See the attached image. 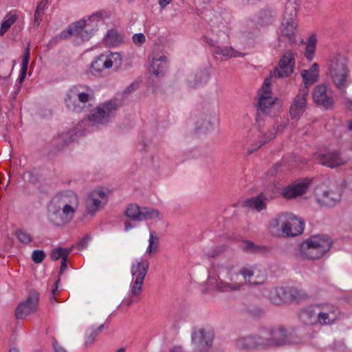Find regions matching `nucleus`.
<instances>
[{
  "label": "nucleus",
  "instance_id": "nucleus-1",
  "mask_svg": "<svg viewBox=\"0 0 352 352\" xmlns=\"http://www.w3.org/2000/svg\"><path fill=\"white\" fill-rule=\"evenodd\" d=\"M235 264L230 260L219 263L214 268L219 280L216 289L221 292H236L240 290L244 281L240 277L239 272H235Z\"/></svg>",
  "mask_w": 352,
  "mask_h": 352
},
{
  "label": "nucleus",
  "instance_id": "nucleus-2",
  "mask_svg": "<svg viewBox=\"0 0 352 352\" xmlns=\"http://www.w3.org/2000/svg\"><path fill=\"white\" fill-rule=\"evenodd\" d=\"M329 72L337 89L342 95L346 94L350 84L348 80L350 70L347 58L341 54L332 56L329 62Z\"/></svg>",
  "mask_w": 352,
  "mask_h": 352
},
{
  "label": "nucleus",
  "instance_id": "nucleus-3",
  "mask_svg": "<svg viewBox=\"0 0 352 352\" xmlns=\"http://www.w3.org/2000/svg\"><path fill=\"white\" fill-rule=\"evenodd\" d=\"M333 241L327 236L314 235L301 243L300 252L305 258L316 260L322 257L331 248Z\"/></svg>",
  "mask_w": 352,
  "mask_h": 352
},
{
  "label": "nucleus",
  "instance_id": "nucleus-4",
  "mask_svg": "<svg viewBox=\"0 0 352 352\" xmlns=\"http://www.w3.org/2000/svg\"><path fill=\"white\" fill-rule=\"evenodd\" d=\"M121 102L118 99H111L109 101L99 104L93 109L87 118L92 126L98 127L100 125H106L113 120L117 113Z\"/></svg>",
  "mask_w": 352,
  "mask_h": 352
},
{
  "label": "nucleus",
  "instance_id": "nucleus-5",
  "mask_svg": "<svg viewBox=\"0 0 352 352\" xmlns=\"http://www.w3.org/2000/svg\"><path fill=\"white\" fill-rule=\"evenodd\" d=\"M297 9L293 2H288L285 5L283 16V22L280 28V36L288 39L289 43H296L295 31L296 23Z\"/></svg>",
  "mask_w": 352,
  "mask_h": 352
},
{
  "label": "nucleus",
  "instance_id": "nucleus-6",
  "mask_svg": "<svg viewBox=\"0 0 352 352\" xmlns=\"http://www.w3.org/2000/svg\"><path fill=\"white\" fill-rule=\"evenodd\" d=\"M272 347H278L296 342L294 334L287 331L283 325H278L267 329Z\"/></svg>",
  "mask_w": 352,
  "mask_h": 352
},
{
  "label": "nucleus",
  "instance_id": "nucleus-7",
  "mask_svg": "<svg viewBox=\"0 0 352 352\" xmlns=\"http://www.w3.org/2000/svg\"><path fill=\"white\" fill-rule=\"evenodd\" d=\"M78 205H64L61 207H55L50 214L51 222L56 226L68 224L73 219Z\"/></svg>",
  "mask_w": 352,
  "mask_h": 352
},
{
  "label": "nucleus",
  "instance_id": "nucleus-8",
  "mask_svg": "<svg viewBox=\"0 0 352 352\" xmlns=\"http://www.w3.org/2000/svg\"><path fill=\"white\" fill-rule=\"evenodd\" d=\"M308 94L306 87H300L289 107V113L292 120L298 121L305 111Z\"/></svg>",
  "mask_w": 352,
  "mask_h": 352
},
{
  "label": "nucleus",
  "instance_id": "nucleus-9",
  "mask_svg": "<svg viewBox=\"0 0 352 352\" xmlns=\"http://www.w3.org/2000/svg\"><path fill=\"white\" fill-rule=\"evenodd\" d=\"M192 342L200 352L206 351L212 344L214 337V330L202 328L192 333Z\"/></svg>",
  "mask_w": 352,
  "mask_h": 352
},
{
  "label": "nucleus",
  "instance_id": "nucleus-10",
  "mask_svg": "<svg viewBox=\"0 0 352 352\" xmlns=\"http://www.w3.org/2000/svg\"><path fill=\"white\" fill-rule=\"evenodd\" d=\"M39 294L32 290L29 293L28 298L21 302L15 310V316L17 319H23L28 315L36 311L38 307Z\"/></svg>",
  "mask_w": 352,
  "mask_h": 352
},
{
  "label": "nucleus",
  "instance_id": "nucleus-11",
  "mask_svg": "<svg viewBox=\"0 0 352 352\" xmlns=\"http://www.w3.org/2000/svg\"><path fill=\"white\" fill-rule=\"evenodd\" d=\"M316 162L322 166L335 168L346 164V160L342 157L338 151H329L316 155Z\"/></svg>",
  "mask_w": 352,
  "mask_h": 352
},
{
  "label": "nucleus",
  "instance_id": "nucleus-12",
  "mask_svg": "<svg viewBox=\"0 0 352 352\" xmlns=\"http://www.w3.org/2000/svg\"><path fill=\"white\" fill-rule=\"evenodd\" d=\"M295 66L294 56L291 50L285 52L278 61V68L274 70V75L276 77H288L294 72Z\"/></svg>",
  "mask_w": 352,
  "mask_h": 352
},
{
  "label": "nucleus",
  "instance_id": "nucleus-13",
  "mask_svg": "<svg viewBox=\"0 0 352 352\" xmlns=\"http://www.w3.org/2000/svg\"><path fill=\"white\" fill-rule=\"evenodd\" d=\"M73 25L74 27L76 42L78 45L82 42L88 41L94 35L97 28L96 24L87 23L84 19L73 23Z\"/></svg>",
  "mask_w": 352,
  "mask_h": 352
},
{
  "label": "nucleus",
  "instance_id": "nucleus-14",
  "mask_svg": "<svg viewBox=\"0 0 352 352\" xmlns=\"http://www.w3.org/2000/svg\"><path fill=\"white\" fill-rule=\"evenodd\" d=\"M316 200L322 206L332 208L338 204L342 198L340 192L333 190L318 188L316 192Z\"/></svg>",
  "mask_w": 352,
  "mask_h": 352
},
{
  "label": "nucleus",
  "instance_id": "nucleus-15",
  "mask_svg": "<svg viewBox=\"0 0 352 352\" xmlns=\"http://www.w3.org/2000/svg\"><path fill=\"white\" fill-rule=\"evenodd\" d=\"M84 89V85H78L69 89L65 102L69 110L79 113L84 109V106L79 104L80 94H82Z\"/></svg>",
  "mask_w": 352,
  "mask_h": 352
},
{
  "label": "nucleus",
  "instance_id": "nucleus-16",
  "mask_svg": "<svg viewBox=\"0 0 352 352\" xmlns=\"http://www.w3.org/2000/svg\"><path fill=\"white\" fill-rule=\"evenodd\" d=\"M271 91H265L258 98V110L256 117V122L258 123V131H261V114L267 116L270 113V109L274 104V99L270 96Z\"/></svg>",
  "mask_w": 352,
  "mask_h": 352
},
{
  "label": "nucleus",
  "instance_id": "nucleus-17",
  "mask_svg": "<svg viewBox=\"0 0 352 352\" xmlns=\"http://www.w3.org/2000/svg\"><path fill=\"white\" fill-rule=\"evenodd\" d=\"M303 230L304 222L290 213L285 225L283 234L287 236H296L300 234Z\"/></svg>",
  "mask_w": 352,
  "mask_h": 352
},
{
  "label": "nucleus",
  "instance_id": "nucleus-18",
  "mask_svg": "<svg viewBox=\"0 0 352 352\" xmlns=\"http://www.w3.org/2000/svg\"><path fill=\"white\" fill-rule=\"evenodd\" d=\"M313 99L317 104L326 109L331 108L334 104L333 98L327 95V87L324 85H319L314 87Z\"/></svg>",
  "mask_w": 352,
  "mask_h": 352
},
{
  "label": "nucleus",
  "instance_id": "nucleus-19",
  "mask_svg": "<svg viewBox=\"0 0 352 352\" xmlns=\"http://www.w3.org/2000/svg\"><path fill=\"white\" fill-rule=\"evenodd\" d=\"M309 181L306 179L303 182H294L283 189L282 195L287 199L294 198L305 193L309 186Z\"/></svg>",
  "mask_w": 352,
  "mask_h": 352
},
{
  "label": "nucleus",
  "instance_id": "nucleus-20",
  "mask_svg": "<svg viewBox=\"0 0 352 352\" xmlns=\"http://www.w3.org/2000/svg\"><path fill=\"white\" fill-rule=\"evenodd\" d=\"M72 141V134L69 131L64 132L60 134H58L56 137H54L51 142V150L50 153L55 154L66 146L69 145L70 142Z\"/></svg>",
  "mask_w": 352,
  "mask_h": 352
},
{
  "label": "nucleus",
  "instance_id": "nucleus-21",
  "mask_svg": "<svg viewBox=\"0 0 352 352\" xmlns=\"http://www.w3.org/2000/svg\"><path fill=\"white\" fill-rule=\"evenodd\" d=\"M52 202L61 207L64 205L79 204V200L77 195L72 190H65L58 192L53 198Z\"/></svg>",
  "mask_w": 352,
  "mask_h": 352
},
{
  "label": "nucleus",
  "instance_id": "nucleus-22",
  "mask_svg": "<svg viewBox=\"0 0 352 352\" xmlns=\"http://www.w3.org/2000/svg\"><path fill=\"white\" fill-rule=\"evenodd\" d=\"M318 64L314 63L308 69H302L300 76L302 78L304 85L301 87H306L309 94V87L317 82L319 78Z\"/></svg>",
  "mask_w": 352,
  "mask_h": 352
},
{
  "label": "nucleus",
  "instance_id": "nucleus-23",
  "mask_svg": "<svg viewBox=\"0 0 352 352\" xmlns=\"http://www.w3.org/2000/svg\"><path fill=\"white\" fill-rule=\"evenodd\" d=\"M210 73L207 69H201L194 74L190 75L186 81L188 86L196 89L205 85L209 80Z\"/></svg>",
  "mask_w": 352,
  "mask_h": 352
},
{
  "label": "nucleus",
  "instance_id": "nucleus-24",
  "mask_svg": "<svg viewBox=\"0 0 352 352\" xmlns=\"http://www.w3.org/2000/svg\"><path fill=\"white\" fill-rule=\"evenodd\" d=\"M276 16L277 14L275 10L263 8L259 10L255 16V21L260 26H268L274 23Z\"/></svg>",
  "mask_w": 352,
  "mask_h": 352
},
{
  "label": "nucleus",
  "instance_id": "nucleus-25",
  "mask_svg": "<svg viewBox=\"0 0 352 352\" xmlns=\"http://www.w3.org/2000/svg\"><path fill=\"white\" fill-rule=\"evenodd\" d=\"M111 67V60H107V56L100 54L91 63L90 72L94 76H100L104 69Z\"/></svg>",
  "mask_w": 352,
  "mask_h": 352
},
{
  "label": "nucleus",
  "instance_id": "nucleus-26",
  "mask_svg": "<svg viewBox=\"0 0 352 352\" xmlns=\"http://www.w3.org/2000/svg\"><path fill=\"white\" fill-rule=\"evenodd\" d=\"M168 69V60L165 56L153 58L151 64L150 72L157 77L164 76Z\"/></svg>",
  "mask_w": 352,
  "mask_h": 352
},
{
  "label": "nucleus",
  "instance_id": "nucleus-27",
  "mask_svg": "<svg viewBox=\"0 0 352 352\" xmlns=\"http://www.w3.org/2000/svg\"><path fill=\"white\" fill-rule=\"evenodd\" d=\"M289 287H276L270 291V298L274 305H280L289 301Z\"/></svg>",
  "mask_w": 352,
  "mask_h": 352
},
{
  "label": "nucleus",
  "instance_id": "nucleus-28",
  "mask_svg": "<svg viewBox=\"0 0 352 352\" xmlns=\"http://www.w3.org/2000/svg\"><path fill=\"white\" fill-rule=\"evenodd\" d=\"M149 263L147 260L141 258L136 264L133 263L131 272L134 278L144 280L148 273Z\"/></svg>",
  "mask_w": 352,
  "mask_h": 352
},
{
  "label": "nucleus",
  "instance_id": "nucleus-29",
  "mask_svg": "<svg viewBox=\"0 0 352 352\" xmlns=\"http://www.w3.org/2000/svg\"><path fill=\"white\" fill-rule=\"evenodd\" d=\"M266 201L267 197L263 193H261L258 196L247 199L244 204L246 206L254 208L258 212H260L266 208Z\"/></svg>",
  "mask_w": 352,
  "mask_h": 352
},
{
  "label": "nucleus",
  "instance_id": "nucleus-30",
  "mask_svg": "<svg viewBox=\"0 0 352 352\" xmlns=\"http://www.w3.org/2000/svg\"><path fill=\"white\" fill-rule=\"evenodd\" d=\"M207 43L213 46V53L216 55L221 56L222 57L230 58L232 56H237L234 50L232 47H221L219 45H215L216 41H214L212 38H206Z\"/></svg>",
  "mask_w": 352,
  "mask_h": 352
},
{
  "label": "nucleus",
  "instance_id": "nucleus-31",
  "mask_svg": "<svg viewBox=\"0 0 352 352\" xmlns=\"http://www.w3.org/2000/svg\"><path fill=\"white\" fill-rule=\"evenodd\" d=\"M300 321L306 325H312L318 323L317 311L311 308L300 311L299 314Z\"/></svg>",
  "mask_w": 352,
  "mask_h": 352
},
{
  "label": "nucleus",
  "instance_id": "nucleus-32",
  "mask_svg": "<svg viewBox=\"0 0 352 352\" xmlns=\"http://www.w3.org/2000/svg\"><path fill=\"white\" fill-rule=\"evenodd\" d=\"M267 329L253 334L256 349H265L272 347L270 336L266 333Z\"/></svg>",
  "mask_w": 352,
  "mask_h": 352
},
{
  "label": "nucleus",
  "instance_id": "nucleus-33",
  "mask_svg": "<svg viewBox=\"0 0 352 352\" xmlns=\"http://www.w3.org/2000/svg\"><path fill=\"white\" fill-rule=\"evenodd\" d=\"M235 346L239 350L256 349L253 334L238 338Z\"/></svg>",
  "mask_w": 352,
  "mask_h": 352
},
{
  "label": "nucleus",
  "instance_id": "nucleus-34",
  "mask_svg": "<svg viewBox=\"0 0 352 352\" xmlns=\"http://www.w3.org/2000/svg\"><path fill=\"white\" fill-rule=\"evenodd\" d=\"M101 201L94 197L93 194H90L86 199V212L88 214L94 215L98 211Z\"/></svg>",
  "mask_w": 352,
  "mask_h": 352
},
{
  "label": "nucleus",
  "instance_id": "nucleus-35",
  "mask_svg": "<svg viewBox=\"0 0 352 352\" xmlns=\"http://www.w3.org/2000/svg\"><path fill=\"white\" fill-rule=\"evenodd\" d=\"M316 43L317 38L316 35L313 34L310 36L308 38L305 52V56L309 61H311L314 57Z\"/></svg>",
  "mask_w": 352,
  "mask_h": 352
},
{
  "label": "nucleus",
  "instance_id": "nucleus-36",
  "mask_svg": "<svg viewBox=\"0 0 352 352\" xmlns=\"http://www.w3.org/2000/svg\"><path fill=\"white\" fill-rule=\"evenodd\" d=\"M30 57V49L29 47H27L23 52V60L21 64V69L20 72L19 76L18 78V81L19 83H22L26 76L28 63Z\"/></svg>",
  "mask_w": 352,
  "mask_h": 352
},
{
  "label": "nucleus",
  "instance_id": "nucleus-37",
  "mask_svg": "<svg viewBox=\"0 0 352 352\" xmlns=\"http://www.w3.org/2000/svg\"><path fill=\"white\" fill-rule=\"evenodd\" d=\"M160 212L153 208L148 207H141L140 213H139L138 221H146L158 217Z\"/></svg>",
  "mask_w": 352,
  "mask_h": 352
},
{
  "label": "nucleus",
  "instance_id": "nucleus-38",
  "mask_svg": "<svg viewBox=\"0 0 352 352\" xmlns=\"http://www.w3.org/2000/svg\"><path fill=\"white\" fill-rule=\"evenodd\" d=\"M159 251V237L155 231L150 232L148 246L146 249V254L153 255Z\"/></svg>",
  "mask_w": 352,
  "mask_h": 352
},
{
  "label": "nucleus",
  "instance_id": "nucleus-39",
  "mask_svg": "<svg viewBox=\"0 0 352 352\" xmlns=\"http://www.w3.org/2000/svg\"><path fill=\"white\" fill-rule=\"evenodd\" d=\"M104 41L107 44L116 46L122 42V37L116 30H110L105 36Z\"/></svg>",
  "mask_w": 352,
  "mask_h": 352
},
{
  "label": "nucleus",
  "instance_id": "nucleus-40",
  "mask_svg": "<svg viewBox=\"0 0 352 352\" xmlns=\"http://www.w3.org/2000/svg\"><path fill=\"white\" fill-rule=\"evenodd\" d=\"M290 213H283L277 215L275 218L270 221V226L272 228H279L283 233L285 230V225L289 217Z\"/></svg>",
  "mask_w": 352,
  "mask_h": 352
},
{
  "label": "nucleus",
  "instance_id": "nucleus-41",
  "mask_svg": "<svg viewBox=\"0 0 352 352\" xmlns=\"http://www.w3.org/2000/svg\"><path fill=\"white\" fill-rule=\"evenodd\" d=\"M289 301H301L308 298V294L302 289L295 287H289Z\"/></svg>",
  "mask_w": 352,
  "mask_h": 352
},
{
  "label": "nucleus",
  "instance_id": "nucleus-42",
  "mask_svg": "<svg viewBox=\"0 0 352 352\" xmlns=\"http://www.w3.org/2000/svg\"><path fill=\"white\" fill-rule=\"evenodd\" d=\"M67 269V257H65V256L63 258V259L61 260V264H60V272H59V274L58 276V279L56 280V282L54 283V287H53V289H52V292H51L50 300L52 302V300H54L56 302V299H55L54 296H55V294L58 289V285L60 283V276L64 272V271H65Z\"/></svg>",
  "mask_w": 352,
  "mask_h": 352
},
{
  "label": "nucleus",
  "instance_id": "nucleus-43",
  "mask_svg": "<svg viewBox=\"0 0 352 352\" xmlns=\"http://www.w3.org/2000/svg\"><path fill=\"white\" fill-rule=\"evenodd\" d=\"M140 208L135 204H129L125 210V215L133 221H138L139 213H140Z\"/></svg>",
  "mask_w": 352,
  "mask_h": 352
},
{
  "label": "nucleus",
  "instance_id": "nucleus-44",
  "mask_svg": "<svg viewBox=\"0 0 352 352\" xmlns=\"http://www.w3.org/2000/svg\"><path fill=\"white\" fill-rule=\"evenodd\" d=\"M16 15L12 14L11 12L8 13L3 23H1L0 28V35L3 36L11 27V25L16 21Z\"/></svg>",
  "mask_w": 352,
  "mask_h": 352
},
{
  "label": "nucleus",
  "instance_id": "nucleus-45",
  "mask_svg": "<svg viewBox=\"0 0 352 352\" xmlns=\"http://www.w3.org/2000/svg\"><path fill=\"white\" fill-rule=\"evenodd\" d=\"M317 317L318 322L322 325L333 324L338 320L337 316H334V315H329V314L324 313L321 311H317Z\"/></svg>",
  "mask_w": 352,
  "mask_h": 352
},
{
  "label": "nucleus",
  "instance_id": "nucleus-46",
  "mask_svg": "<svg viewBox=\"0 0 352 352\" xmlns=\"http://www.w3.org/2000/svg\"><path fill=\"white\" fill-rule=\"evenodd\" d=\"M71 251V248H58L52 251L50 257L53 261H57L59 258L62 260L65 255V257H68Z\"/></svg>",
  "mask_w": 352,
  "mask_h": 352
},
{
  "label": "nucleus",
  "instance_id": "nucleus-47",
  "mask_svg": "<svg viewBox=\"0 0 352 352\" xmlns=\"http://www.w3.org/2000/svg\"><path fill=\"white\" fill-rule=\"evenodd\" d=\"M242 248L244 251L250 253H258L264 249L263 246L256 245L250 241H244L242 243Z\"/></svg>",
  "mask_w": 352,
  "mask_h": 352
},
{
  "label": "nucleus",
  "instance_id": "nucleus-48",
  "mask_svg": "<svg viewBox=\"0 0 352 352\" xmlns=\"http://www.w3.org/2000/svg\"><path fill=\"white\" fill-rule=\"evenodd\" d=\"M84 90L82 91V94H80V102L79 104L81 103V106H84V108L85 107V104L87 102H89L91 99L94 98V92L92 89H91L89 87L84 85Z\"/></svg>",
  "mask_w": 352,
  "mask_h": 352
},
{
  "label": "nucleus",
  "instance_id": "nucleus-49",
  "mask_svg": "<svg viewBox=\"0 0 352 352\" xmlns=\"http://www.w3.org/2000/svg\"><path fill=\"white\" fill-rule=\"evenodd\" d=\"M318 307L320 309V311L327 313L329 315H334V316H337V319H338L340 310L338 307L332 304H324L319 305Z\"/></svg>",
  "mask_w": 352,
  "mask_h": 352
},
{
  "label": "nucleus",
  "instance_id": "nucleus-50",
  "mask_svg": "<svg viewBox=\"0 0 352 352\" xmlns=\"http://www.w3.org/2000/svg\"><path fill=\"white\" fill-rule=\"evenodd\" d=\"M212 129V123L210 121V116L208 115H206L204 119L202 120L201 123L199 122H197L196 129L197 131H202L206 133Z\"/></svg>",
  "mask_w": 352,
  "mask_h": 352
},
{
  "label": "nucleus",
  "instance_id": "nucleus-51",
  "mask_svg": "<svg viewBox=\"0 0 352 352\" xmlns=\"http://www.w3.org/2000/svg\"><path fill=\"white\" fill-rule=\"evenodd\" d=\"M16 236L21 243L26 245L30 243L32 241L31 234L22 229H19L16 232Z\"/></svg>",
  "mask_w": 352,
  "mask_h": 352
},
{
  "label": "nucleus",
  "instance_id": "nucleus-52",
  "mask_svg": "<svg viewBox=\"0 0 352 352\" xmlns=\"http://www.w3.org/2000/svg\"><path fill=\"white\" fill-rule=\"evenodd\" d=\"M240 276H242V280L244 281V283L246 282H250L253 285H258L257 282H251L250 278L254 276V271L246 267H243L239 271Z\"/></svg>",
  "mask_w": 352,
  "mask_h": 352
},
{
  "label": "nucleus",
  "instance_id": "nucleus-53",
  "mask_svg": "<svg viewBox=\"0 0 352 352\" xmlns=\"http://www.w3.org/2000/svg\"><path fill=\"white\" fill-rule=\"evenodd\" d=\"M143 281L137 278L134 279L131 285V292L133 296H138L143 289Z\"/></svg>",
  "mask_w": 352,
  "mask_h": 352
},
{
  "label": "nucleus",
  "instance_id": "nucleus-54",
  "mask_svg": "<svg viewBox=\"0 0 352 352\" xmlns=\"http://www.w3.org/2000/svg\"><path fill=\"white\" fill-rule=\"evenodd\" d=\"M45 256V252L41 250H34L32 254V259L35 263H41Z\"/></svg>",
  "mask_w": 352,
  "mask_h": 352
},
{
  "label": "nucleus",
  "instance_id": "nucleus-55",
  "mask_svg": "<svg viewBox=\"0 0 352 352\" xmlns=\"http://www.w3.org/2000/svg\"><path fill=\"white\" fill-rule=\"evenodd\" d=\"M97 334L94 331V328L87 329L85 335V346H89L96 340Z\"/></svg>",
  "mask_w": 352,
  "mask_h": 352
},
{
  "label": "nucleus",
  "instance_id": "nucleus-56",
  "mask_svg": "<svg viewBox=\"0 0 352 352\" xmlns=\"http://www.w3.org/2000/svg\"><path fill=\"white\" fill-rule=\"evenodd\" d=\"M107 60H111V67L114 64L115 67L118 69L122 63V57L118 53H111L107 56Z\"/></svg>",
  "mask_w": 352,
  "mask_h": 352
},
{
  "label": "nucleus",
  "instance_id": "nucleus-57",
  "mask_svg": "<svg viewBox=\"0 0 352 352\" xmlns=\"http://www.w3.org/2000/svg\"><path fill=\"white\" fill-rule=\"evenodd\" d=\"M104 14V11H98L92 14L88 19L89 23L97 25V22L102 19Z\"/></svg>",
  "mask_w": 352,
  "mask_h": 352
},
{
  "label": "nucleus",
  "instance_id": "nucleus-58",
  "mask_svg": "<svg viewBox=\"0 0 352 352\" xmlns=\"http://www.w3.org/2000/svg\"><path fill=\"white\" fill-rule=\"evenodd\" d=\"M72 35L74 36V27L73 24L69 25L66 30L62 31L59 35V38L61 39H66Z\"/></svg>",
  "mask_w": 352,
  "mask_h": 352
},
{
  "label": "nucleus",
  "instance_id": "nucleus-59",
  "mask_svg": "<svg viewBox=\"0 0 352 352\" xmlns=\"http://www.w3.org/2000/svg\"><path fill=\"white\" fill-rule=\"evenodd\" d=\"M277 133L274 129L268 131L263 135V138L261 140V144H265L266 142L274 139Z\"/></svg>",
  "mask_w": 352,
  "mask_h": 352
},
{
  "label": "nucleus",
  "instance_id": "nucleus-60",
  "mask_svg": "<svg viewBox=\"0 0 352 352\" xmlns=\"http://www.w3.org/2000/svg\"><path fill=\"white\" fill-rule=\"evenodd\" d=\"M44 15V12L36 10L34 12V26L35 28H38L40 25V23L43 19V16Z\"/></svg>",
  "mask_w": 352,
  "mask_h": 352
},
{
  "label": "nucleus",
  "instance_id": "nucleus-61",
  "mask_svg": "<svg viewBox=\"0 0 352 352\" xmlns=\"http://www.w3.org/2000/svg\"><path fill=\"white\" fill-rule=\"evenodd\" d=\"M133 43L137 45H142L145 42V36L142 33L135 34L133 37Z\"/></svg>",
  "mask_w": 352,
  "mask_h": 352
},
{
  "label": "nucleus",
  "instance_id": "nucleus-62",
  "mask_svg": "<svg viewBox=\"0 0 352 352\" xmlns=\"http://www.w3.org/2000/svg\"><path fill=\"white\" fill-rule=\"evenodd\" d=\"M222 29L217 30V28L215 26H213L212 28V31L214 32L217 36H225L226 37H228V28L222 23Z\"/></svg>",
  "mask_w": 352,
  "mask_h": 352
},
{
  "label": "nucleus",
  "instance_id": "nucleus-63",
  "mask_svg": "<svg viewBox=\"0 0 352 352\" xmlns=\"http://www.w3.org/2000/svg\"><path fill=\"white\" fill-rule=\"evenodd\" d=\"M289 120H281L280 122H278V120H276L277 125L276 126L274 127V130L276 131V133H280L282 132L285 129L287 128Z\"/></svg>",
  "mask_w": 352,
  "mask_h": 352
},
{
  "label": "nucleus",
  "instance_id": "nucleus-64",
  "mask_svg": "<svg viewBox=\"0 0 352 352\" xmlns=\"http://www.w3.org/2000/svg\"><path fill=\"white\" fill-rule=\"evenodd\" d=\"M91 240V236L87 234L78 243V250H83L87 248L88 243Z\"/></svg>",
  "mask_w": 352,
  "mask_h": 352
}]
</instances>
